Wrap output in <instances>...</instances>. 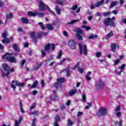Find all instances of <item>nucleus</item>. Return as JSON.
<instances>
[{
	"label": "nucleus",
	"instance_id": "49",
	"mask_svg": "<svg viewBox=\"0 0 126 126\" xmlns=\"http://www.w3.org/2000/svg\"><path fill=\"white\" fill-rule=\"evenodd\" d=\"M34 108H35V103H33L32 105L31 106L30 108V111H32V110L34 109Z\"/></svg>",
	"mask_w": 126,
	"mask_h": 126
},
{
	"label": "nucleus",
	"instance_id": "62",
	"mask_svg": "<svg viewBox=\"0 0 126 126\" xmlns=\"http://www.w3.org/2000/svg\"><path fill=\"white\" fill-rule=\"evenodd\" d=\"M64 109H65V107L63 105H62L61 107V110H62V111H63Z\"/></svg>",
	"mask_w": 126,
	"mask_h": 126
},
{
	"label": "nucleus",
	"instance_id": "29",
	"mask_svg": "<svg viewBox=\"0 0 126 126\" xmlns=\"http://www.w3.org/2000/svg\"><path fill=\"white\" fill-rule=\"evenodd\" d=\"M62 56H63V52L62 51H60L58 53V55L57 57V59H60L61 58H62Z\"/></svg>",
	"mask_w": 126,
	"mask_h": 126
},
{
	"label": "nucleus",
	"instance_id": "1",
	"mask_svg": "<svg viewBox=\"0 0 126 126\" xmlns=\"http://www.w3.org/2000/svg\"><path fill=\"white\" fill-rule=\"evenodd\" d=\"M96 113V116L97 117H102V116H108L109 115V112L108 109L106 108H99Z\"/></svg>",
	"mask_w": 126,
	"mask_h": 126
},
{
	"label": "nucleus",
	"instance_id": "25",
	"mask_svg": "<svg viewBox=\"0 0 126 126\" xmlns=\"http://www.w3.org/2000/svg\"><path fill=\"white\" fill-rule=\"evenodd\" d=\"M46 28H48L49 30H54V27L50 24H47L46 25Z\"/></svg>",
	"mask_w": 126,
	"mask_h": 126
},
{
	"label": "nucleus",
	"instance_id": "10",
	"mask_svg": "<svg viewBox=\"0 0 126 126\" xmlns=\"http://www.w3.org/2000/svg\"><path fill=\"white\" fill-rule=\"evenodd\" d=\"M105 86V84H104V82H103L101 80H99L98 82L96 85V87L97 89H101V88H103Z\"/></svg>",
	"mask_w": 126,
	"mask_h": 126
},
{
	"label": "nucleus",
	"instance_id": "46",
	"mask_svg": "<svg viewBox=\"0 0 126 126\" xmlns=\"http://www.w3.org/2000/svg\"><path fill=\"white\" fill-rule=\"evenodd\" d=\"M82 100L84 102H86V96L84 94L82 95Z\"/></svg>",
	"mask_w": 126,
	"mask_h": 126
},
{
	"label": "nucleus",
	"instance_id": "59",
	"mask_svg": "<svg viewBox=\"0 0 126 126\" xmlns=\"http://www.w3.org/2000/svg\"><path fill=\"white\" fill-rule=\"evenodd\" d=\"M56 47L55 46V44H52L51 45V48L52 49V51H55Z\"/></svg>",
	"mask_w": 126,
	"mask_h": 126
},
{
	"label": "nucleus",
	"instance_id": "63",
	"mask_svg": "<svg viewBox=\"0 0 126 126\" xmlns=\"http://www.w3.org/2000/svg\"><path fill=\"white\" fill-rule=\"evenodd\" d=\"M122 22L123 23H125V24H126V19H123L122 20Z\"/></svg>",
	"mask_w": 126,
	"mask_h": 126
},
{
	"label": "nucleus",
	"instance_id": "31",
	"mask_svg": "<svg viewBox=\"0 0 126 126\" xmlns=\"http://www.w3.org/2000/svg\"><path fill=\"white\" fill-rule=\"evenodd\" d=\"M42 63H39V64H38L37 65H36V66L34 67V70H38V69H39V68H40V67H41V66H42Z\"/></svg>",
	"mask_w": 126,
	"mask_h": 126
},
{
	"label": "nucleus",
	"instance_id": "22",
	"mask_svg": "<svg viewBox=\"0 0 126 126\" xmlns=\"http://www.w3.org/2000/svg\"><path fill=\"white\" fill-rule=\"evenodd\" d=\"M77 93V91L76 90H71L69 92V94L70 96H72V95H74Z\"/></svg>",
	"mask_w": 126,
	"mask_h": 126
},
{
	"label": "nucleus",
	"instance_id": "52",
	"mask_svg": "<svg viewBox=\"0 0 126 126\" xmlns=\"http://www.w3.org/2000/svg\"><path fill=\"white\" fill-rule=\"evenodd\" d=\"M120 110H121V107H120V106H117L115 108V111L116 112H119V111H120Z\"/></svg>",
	"mask_w": 126,
	"mask_h": 126
},
{
	"label": "nucleus",
	"instance_id": "8",
	"mask_svg": "<svg viewBox=\"0 0 126 126\" xmlns=\"http://www.w3.org/2000/svg\"><path fill=\"white\" fill-rule=\"evenodd\" d=\"M68 45L72 50L76 49V42L74 40L69 39L68 40Z\"/></svg>",
	"mask_w": 126,
	"mask_h": 126
},
{
	"label": "nucleus",
	"instance_id": "18",
	"mask_svg": "<svg viewBox=\"0 0 126 126\" xmlns=\"http://www.w3.org/2000/svg\"><path fill=\"white\" fill-rule=\"evenodd\" d=\"M105 0H101L100 2H97L96 3H95V7H100L103 3H104Z\"/></svg>",
	"mask_w": 126,
	"mask_h": 126
},
{
	"label": "nucleus",
	"instance_id": "54",
	"mask_svg": "<svg viewBox=\"0 0 126 126\" xmlns=\"http://www.w3.org/2000/svg\"><path fill=\"white\" fill-rule=\"evenodd\" d=\"M86 79H87V80H91V77L90 76L86 75Z\"/></svg>",
	"mask_w": 126,
	"mask_h": 126
},
{
	"label": "nucleus",
	"instance_id": "40",
	"mask_svg": "<svg viewBox=\"0 0 126 126\" xmlns=\"http://www.w3.org/2000/svg\"><path fill=\"white\" fill-rule=\"evenodd\" d=\"M111 12H105V13H102V15L103 16H109V15L110 14Z\"/></svg>",
	"mask_w": 126,
	"mask_h": 126
},
{
	"label": "nucleus",
	"instance_id": "11",
	"mask_svg": "<svg viewBox=\"0 0 126 126\" xmlns=\"http://www.w3.org/2000/svg\"><path fill=\"white\" fill-rule=\"evenodd\" d=\"M31 38L33 40L34 43H36L37 38H36V33L35 32L31 33Z\"/></svg>",
	"mask_w": 126,
	"mask_h": 126
},
{
	"label": "nucleus",
	"instance_id": "38",
	"mask_svg": "<svg viewBox=\"0 0 126 126\" xmlns=\"http://www.w3.org/2000/svg\"><path fill=\"white\" fill-rule=\"evenodd\" d=\"M39 111H34L31 113V115H33V116H35L36 115V116H39Z\"/></svg>",
	"mask_w": 126,
	"mask_h": 126
},
{
	"label": "nucleus",
	"instance_id": "42",
	"mask_svg": "<svg viewBox=\"0 0 126 126\" xmlns=\"http://www.w3.org/2000/svg\"><path fill=\"white\" fill-rule=\"evenodd\" d=\"M43 33L42 32H39L38 33L37 37L38 38H41L43 36Z\"/></svg>",
	"mask_w": 126,
	"mask_h": 126
},
{
	"label": "nucleus",
	"instance_id": "14",
	"mask_svg": "<svg viewBox=\"0 0 126 126\" xmlns=\"http://www.w3.org/2000/svg\"><path fill=\"white\" fill-rule=\"evenodd\" d=\"M76 9H77L76 12L77 13H78V12L80 11V8L79 7L77 8V5H74V6H73L72 7L70 8L71 10H73V11L76 10Z\"/></svg>",
	"mask_w": 126,
	"mask_h": 126
},
{
	"label": "nucleus",
	"instance_id": "36",
	"mask_svg": "<svg viewBox=\"0 0 126 126\" xmlns=\"http://www.w3.org/2000/svg\"><path fill=\"white\" fill-rule=\"evenodd\" d=\"M6 17L8 19H10L12 18V17H13V15L12 14V13H9L6 15Z\"/></svg>",
	"mask_w": 126,
	"mask_h": 126
},
{
	"label": "nucleus",
	"instance_id": "64",
	"mask_svg": "<svg viewBox=\"0 0 126 126\" xmlns=\"http://www.w3.org/2000/svg\"><path fill=\"white\" fill-rule=\"evenodd\" d=\"M14 126H19V125H18V122H17V121H16L15 122Z\"/></svg>",
	"mask_w": 126,
	"mask_h": 126
},
{
	"label": "nucleus",
	"instance_id": "9",
	"mask_svg": "<svg viewBox=\"0 0 126 126\" xmlns=\"http://www.w3.org/2000/svg\"><path fill=\"white\" fill-rule=\"evenodd\" d=\"M28 15H29V16H32V17L36 16V15H38L39 17H42L44 16V13H39L38 12L33 13V12L29 11L28 12Z\"/></svg>",
	"mask_w": 126,
	"mask_h": 126
},
{
	"label": "nucleus",
	"instance_id": "60",
	"mask_svg": "<svg viewBox=\"0 0 126 126\" xmlns=\"http://www.w3.org/2000/svg\"><path fill=\"white\" fill-rule=\"evenodd\" d=\"M63 34L64 36H66V37H67L68 36V33L65 31H64Z\"/></svg>",
	"mask_w": 126,
	"mask_h": 126
},
{
	"label": "nucleus",
	"instance_id": "30",
	"mask_svg": "<svg viewBox=\"0 0 126 126\" xmlns=\"http://www.w3.org/2000/svg\"><path fill=\"white\" fill-rule=\"evenodd\" d=\"M76 22H78V20H74L73 21H71L70 22L67 23V25H72L74 23H76Z\"/></svg>",
	"mask_w": 126,
	"mask_h": 126
},
{
	"label": "nucleus",
	"instance_id": "34",
	"mask_svg": "<svg viewBox=\"0 0 126 126\" xmlns=\"http://www.w3.org/2000/svg\"><path fill=\"white\" fill-rule=\"evenodd\" d=\"M82 115H83V112H78L77 114V118H81L82 117Z\"/></svg>",
	"mask_w": 126,
	"mask_h": 126
},
{
	"label": "nucleus",
	"instance_id": "56",
	"mask_svg": "<svg viewBox=\"0 0 126 126\" xmlns=\"http://www.w3.org/2000/svg\"><path fill=\"white\" fill-rule=\"evenodd\" d=\"M118 12H119V11L118 10H114L112 11V13H113V14H117Z\"/></svg>",
	"mask_w": 126,
	"mask_h": 126
},
{
	"label": "nucleus",
	"instance_id": "55",
	"mask_svg": "<svg viewBox=\"0 0 126 126\" xmlns=\"http://www.w3.org/2000/svg\"><path fill=\"white\" fill-rule=\"evenodd\" d=\"M41 53L42 57H46V53H45V51L42 50Z\"/></svg>",
	"mask_w": 126,
	"mask_h": 126
},
{
	"label": "nucleus",
	"instance_id": "43",
	"mask_svg": "<svg viewBox=\"0 0 126 126\" xmlns=\"http://www.w3.org/2000/svg\"><path fill=\"white\" fill-rule=\"evenodd\" d=\"M114 63V65H117V64H119V63H120V60H117L115 61Z\"/></svg>",
	"mask_w": 126,
	"mask_h": 126
},
{
	"label": "nucleus",
	"instance_id": "47",
	"mask_svg": "<svg viewBox=\"0 0 126 126\" xmlns=\"http://www.w3.org/2000/svg\"><path fill=\"white\" fill-rule=\"evenodd\" d=\"M83 71H84V70L83 68H79L78 72H80V73H83Z\"/></svg>",
	"mask_w": 126,
	"mask_h": 126
},
{
	"label": "nucleus",
	"instance_id": "51",
	"mask_svg": "<svg viewBox=\"0 0 126 126\" xmlns=\"http://www.w3.org/2000/svg\"><path fill=\"white\" fill-rule=\"evenodd\" d=\"M67 125H68V126H72V125H73L72 121H71L70 120H68Z\"/></svg>",
	"mask_w": 126,
	"mask_h": 126
},
{
	"label": "nucleus",
	"instance_id": "61",
	"mask_svg": "<svg viewBox=\"0 0 126 126\" xmlns=\"http://www.w3.org/2000/svg\"><path fill=\"white\" fill-rule=\"evenodd\" d=\"M38 93V92L36 90H34L33 92H32V94L33 95H36V94H37Z\"/></svg>",
	"mask_w": 126,
	"mask_h": 126
},
{
	"label": "nucleus",
	"instance_id": "32",
	"mask_svg": "<svg viewBox=\"0 0 126 126\" xmlns=\"http://www.w3.org/2000/svg\"><path fill=\"white\" fill-rule=\"evenodd\" d=\"M13 48L16 52H18L19 49H18V47L17 46V44H13Z\"/></svg>",
	"mask_w": 126,
	"mask_h": 126
},
{
	"label": "nucleus",
	"instance_id": "58",
	"mask_svg": "<svg viewBox=\"0 0 126 126\" xmlns=\"http://www.w3.org/2000/svg\"><path fill=\"white\" fill-rule=\"evenodd\" d=\"M57 2L58 4H63V1H62L61 0H58Z\"/></svg>",
	"mask_w": 126,
	"mask_h": 126
},
{
	"label": "nucleus",
	"instance_id": "2",
	"mask_svg": "<svg viewBox=\"0 0 126 126\" xmlns=\"http://www.w3.org/2000/svg\"><path fill=\"white\" fill-rule=\"evenodd\" d=\"M38 7L40 10H41V11H43V10H45V7H46L48 11L51 12L53 15H56L55 12H54L53 11L51 10V9H50L49 6L45 5V3H44V2H43V1H39Z\"/></svg>",
	"mask_w": 126,
	"mask_h": 126
},
{
	"label": "nucleus",
	"instance_id": "53",
	"mask_svg": "<svg viewBox=\"0 0 126 126\" xmlns=\"http://www.w3.org/2000/svg\"><path fill=\"white\" fill-rule=\"evenodd\" d=\"M96 56L97 58H100V57H101V52H97L96 53Z\"/></svg>",
	"mask_w": 126,
	"mask_h": 126
},
{
	"label": "nucleus",
	"instance_id": "27",
	"mask_svg": "<svg viewBox=\"0 0 126 126\" xmlns=\"http://www.w3.org/2000/svg\"><path fill=\"white\" fill-rule=\"evenodd\" d=\"M21 20L24 24H27V23H28V19L26 18H22Z\"/></svg>",
	"mask_w": 126,
	"mask_h": 126
},
{
	"label": "nucleus",
	"instance_id": "28",
	"mask_svg": "<svg viewBox=\"0 0 126 126\" xmlns=\"http://www.w3.org/2000/svg\"><path fill=\"white\" fill-rule=\"evenodd\" d=\"M56 10L57 14H61V8L59 7L58 6H56Z\"/></svg>",
	"mask_w": 126,
	"mask_h": 126
},
{
	"label": "nucleus",
	"instance_id": "57",
	"mask_svg": "<svg viewBox=\"0 0 126 126\" xmlns=\"http://www.w3.org/2000/svg\"><path fill=\"white\" fill-rule=\"evenodd\" d=\"M21 121H22V118L20 117L18 121H17L18 125H19V124L21 123Z\"/></svg>",
	"mask_w": 126,
	"mask_h": 126
},
{
	"label": "nucleus",
	"instance_id": "33",
	"mask_svg": "<svg viewBox=\"0 0 126 126\" xmlns=\"http://www.w3.org/2000/svg\"><path fill=\"white\" fill-rule=\"evenodd\" d=\"M8 35V33H7V32L6 31H5L3 33H2L1 36L4 38V39H6V36H7Z\"/></svg>",
	"mask_w": 126,
	"mask_h": 126
},
{
	"label": "nucleus",
	"instance_id": "37",
	"mask_svg": "<svg viewBox=\"0 0 126 126\" xmlns=\"http://www.w3.org/2000/svg\"><path fill=\"white\" fill-rule=\"evenodd\" d=\"M77 38L80 41L82 40V36H81V34L77 33Z\"/></svg>",
	"mask_w": 126,
	"mask_h": 126
},
{
	"label": "nucleus",
	"instance_id": "26",
	"mask_svg": "<svg viewBox=\"0 0 126 126\" xmlns=\"http://www.w3.org/2000/svg\"><path fill=\"white\" fill-rule=\"evenodd\" d=\"M38 85V81L35 80L34 82L33 83V84L31 86V88H36Z\"/></svg>",
	"mask_w": 126,
	"mask_h": 126
},
{
	"label": "nucleus",
	"instance_id": "41",
	"mask_svg": "<svg viewBox=\"0 0 126 126\" xmlns=\"http://www.w3.org/2000/svg\"><path fill=\"white\" fill-rule=\"evenodd\" d=\"M94 38H97V36L94 35L93 34H91L89 37V39H94Z\"/></svg>",
	"mask_w": 126,
	"mask_h": 126
},
{
	"label": "nucleus",
	"instance_id": "35",
	"mask_svg": "<svg viewBox=\"0 0 126 126\" xmlns=\"http://www.w3.org/2000/svg\"><path fill=\"white\" fill-rule=\"evenodd\" d=\"M38 24L39 25H40V27L41 28V29H42V30H45V28H46L45 27V26H44V25H43V23L39 22Z\"/></svg>",
	"mask_w": 126,
	"mask_h": 126
},
{
	"label": "nucleus",
	"instance_id": "3",
	"mask_svg": "<svg viewBox=\"0 0 126 126\" xmlns=\"http://www.w3.org/2000/svg\"><path fill=\"white\" fill-rule=\"evenodd\" d=\"M79 48L80 50V55L84 54L85 56H87V46L83 43H79Z\"/></svg>",
	"mask_w": 126,
	"mask_h": 126
},
{
	"label": "nucleus",
	"instance_id": "13",
	"mask_svg": "<svg viewBox=\"0 0 126 126\" xmlns=\"http://www.w3.org/2000/svg\"><path fill=\"white\" fill-rule=\"evenodd\" d=\"M12 40H13V38L12 37H11L9 38H4V39L2 40V43H3V44L5 43L9 44V43H10V41H12Z\"/></svg>",
	"mask_w": 126,
	"mask_h": 126
},
{
	"label": "nucleus",
	"instance_id": "17",
	"mask_svg": "<svg viewBox=\"0 0 126 126\" xmlns=\"http://www.w3.org/2000/svg\"><path fill=\"white\" fill-rule=\"evenodd\" d=\"M119 4V2L118 1H114L111 2V4L110 6H109V8L111 9V8H113L114 6L116 5H118Z\"/></svg>",
	"mask_w": 126,
	"mask_h": 126
},
{
	"label": "nucleus",
	"instance_id": "12",
	"mask_svg": "<svg viewBox=\"0 0 126 126\" xmlns=\"http://www.w3.org/2000/svg\"><path fill=\"white\" fill-rule=\"evenodd\" d=\"M51 99L53 101H55V100H57V99H58V95H57L56 91H53V94L51 96Z\"/></svg>",
	"mask_w": 126,
	"mask_h": 126
},
{
	"label": "nucleus",
	"instance_id": "48",
	"mask_svg": "<svg viewBox=\"0 0 126 126\" xmlns=\"http://www.w3.org/2000/svg\"><path fill=\"white\" fill-rule=\"evenodd\" d=\"M35 122H36V118H34V119L32 120V126H36V124H35Z\"/></svg>",
	"mask_w": 126,
	"mask_h": 126
},
{
	"label": "nucleus",
	"instance_id": "5",
	"mask_svg": "<svg viewBox=\"0 0 126 126\" xmlns=\"http://www.w3.org/2000/svg\"><path fill=\"white\" fill-rule=\"evenodd\" d=\"M103 23L105 26H112V27H116V24L114 23V21L111 20L110 18L105 19L103 21Z\"/></svg>",
	"mask_w": 126,
	"mask_h": 126
},
{
	"label": "nucleus",
	"instance_id": "7",
	"mask_svg": "<svg viewBox=\"0 0 126 126\" xmlns=\"http://www.w3.org/2000/svg\"><path fill=\"white\" fill-rule=\"evenodd\" d=\"M57 80L58 82L54 84V87L56 88V89H58V88H59V87L62 86V83L64 82V78H58Z\"/></svg>",
	"mask_w": 126,
	"mask_h": 126
},
{
	"label": "nucleus",
	"instance_id": "4",
	"mask_svg": "<svg viewBox=\"0 0 126 126\" xmlns=\"http://www.w3.org/2000/svg\"><path fill=\"white\" fill-rule=\"evenodd\" d=\"M4 59H6L10 63H16V59L13 57H11L10 54L8 52L6 53L2 56V60H4Z\"/></svg>",
	"mask_w": 126,
	"mask_h": 126
},
{
	"label": "nucleus",
	"instance_id": "15",
	"mask_svg": "<svg viewBox=\"0 0 126 126\" xmlns=\"http://www.w3.org/2000/svg\"><path fill=\"white\" fill-rule=\"evenodd\" d=\"M15 85L16 86H18L19 87L23 88L24 87L25 84L24 83H20L18 82V81H16Z\"/></svg>",
	"mask_w": 126,
	"mask_h": 126
},
{
	"label": "nucleus",
	"instance_id": "6",
	"mask_svg": "<svg viewBox=\"0 0 126 126\" xmlns=\"http://www.w3.org/2000/svg\"><path fill=\"white\" fill-rule=\"evenodd\" d=\"M2 67L7 72L6 73H4L3 72H2L1 76H2V77H4V76H6V77H7V76L9 75V66L6 63H4L2 64Z\"/></svg>",
	"mask_w": 126,
	"mask_h": 126
},
{
	"label": "nucleus",
	"instance_id": "44",
	"mask_svg": "<svg viewBox=\"0 0 126 126\" xmlns=\"http://www.w3.org/2000/svg\"><path fill=\"white\" fill-rule=\"evenodd\" d=\"M77 34H82V30L80 29H78L77 30Z\"/></svg>",
	"mask_w": 126,
	"mask_h": 126
},
{
	"label": "nucleus",
	"instance_id": "16",
	"mask_svg": "<svg viewBox=\"0 0 126 126\" xmlns=\"http://www.w3.org/2000/svg\"><path fill=\"white\" fill-rule=\"evenodd\" d=\"M70 68V66H69V65H68L65 69V71L66 73L67 77H68V76H69V74H70V72L69 71Z\"/></svg>",
	"mask_w": 126,
	"mask_h": 126
},
{
	"label": "nucleus",
	"instance_id": "21",
	"mask_svg": "<svg viewBox=\"0 0 126 126\" xmlns=\"http://www.w3.org/2000/svg\"><path fill=\"white\" fill-rule=\"evenodd\" d=\"M55 122L54 123V126H59V124L58 123H59V121H60V116L57 115L55 118Z\"/></svg>",
	"mask_w": 126,
	"mask_h": 126
},
{
	"label": "nucleus",
	"instance_id": "50",
	"mask_svg": "<svg viewBox=\"0 0 126 126\" xmlns=\"http://www.w3.org/2000/svg\"><path fill=\"white\" fill-rule=\"evenodd\" d=\"M125 67H126V65L125 64H123L121 65V66L120 67V68L121 70L123 71L124 69H125Z\"/></svg>",
	"mask_w": 126,
	"mask_h": 126
},
{
	"label": "nucleus",
	"instance_id": "23",
	"mask_svg": "<svg viewBox=\"0 0 126 126\" xmlns=\"http://www.w3.org/2000/svg\"><path fill=\"white\" fill-rule=\"evenodd\" d=\"M51 48V45L50 44H46L45 46L44 50L46 52H49L50 51V49Z\"/></svg>",
	"mask_w": 126,
	"mask_h": 126
},
{
	"label": "nucleus",
	"instance_id": "39",
	"mask_svg": "<svg viewBox=\"0 0 126 126\" xmlns=\"http://www.w3.org/2000/svg\"><path fill=\"white\" fill-rule=\"evenodd\" d=\"M83 27L87 31L90 30L91 29V27L87 26H83Z\"/></svg>",
	"mask_w": 126,
	"mask_h": 126
},
{
	"label": "nucleus",
	"instance_id": "20",
	"mask_svg": "<svg viewBox=\"0 0 126 126\" xmlns=\"http://www.w3.org/2000/svg\"><path fill=\"white\" fill-rule=\"evenodd\" d=\"M113 35H114V32H113V31H110V32L109 33H108L107 34V35L105 36V39L106 40H109V38L110 37H112V36H113Z\"/></svg>",
	"mask_w": 126,
	"mask_h": 126
},
{
	"label": "nucleus",
	"instance_id": "19",
	"mask_svg": "<svg viewBox=\"0 0 126 126\" xmlns=\"http://www.w3.org/2000/svg\"><path fill=\"white\" fill-rule=\"evenodd\" d=\"M111 50L112 51V52H116V49H117V45L115 43H113L110 46Z\"/></svg>",
	"mask_w": 126,
	"mask_h": 126
},
{
	"label": "nucleus",
	"instance_id": "24",
	"mask_svg": "<svg viewBox=\"0 0 126 126\" xmlns=\"http://www.w3.org/2000/svg\"><path fill=\"white\" fill-rule=\"evenodd\" d=\"M15 83V81H12V84L10 85L11 88L13 89L14 91H15V89H16V87L14 85Z\"/></svg>",
	"mask_w": 126,
	"mask_h": 126
},
{
	"label": "nucleus",
	"instance_id": "45",
	"mask_svg": "<svg viewBox=\"0 0 126 126\" xmlns=\"http://www.w3.org/2000/svg\"><path fill=\"white\" fill-rule=\"evenodd\" d=\"M65 62V59H63V60L61 61H60V65H63V63H64V62Z\"/></svg>",
	"mask_w": 126,
	"mask_h": 126
}]
</instances>
